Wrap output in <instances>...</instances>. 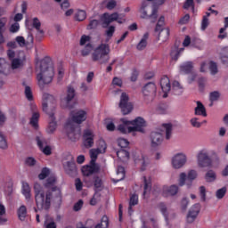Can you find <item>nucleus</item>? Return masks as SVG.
Wrapping results in <instances>:
<instances>
[{
    "mask_svg": "<svg viewBox=\"0 0 228 228\" xmlns=\"http://www.w3.org/2000/svg\"><path fill=\"white\" fill-rule=\"evenodd\" d=\"M56 183V176H50L44 187L36 183L34 184V193H35V200L37 208H35V213H38V211H48L51 208V201L53 200V197L56 195V197H61V191L57 189L54 184Z\"/></svg>",
    "mask_w": 228,
    "mask_h": 228,
    "instance_id": "f257e3e1",
    "label": "nucleus"
},
{
    "mask_svg": "<svg viewBox=\"0 0 228 228\" xmlns=\"http://www.w3.org/2000/svg\"><path fill=\"white\" fill-rule=\"evenodd\" d=\"M37 79L39 86L53 83L54 77V66L53 62L47 59L39 61L36 63Z\"/></svg>",
    "mask_w": 228,
    "mask_h": 228,
    "instance_id": "f03ea898",
    "label": "nucleus"
},
{
    "mask_svg": "<svg viewBox=\"0 0 228 228\" xmlns=\"http://www.w3.org/2000/svg\"><path fill=\"white\" fill-rule=\"evenodd\" d=\"M110 45L106 44H101L94 49L92 53L93 61H98V63H108L110 61Z\"/></svg>",
    "mask_w": 228,
    "mask_h": 228,
    "instance_id": "7ed1b4c3",
    "label": "nucleus"
},
{
    "mask_svg": "<svg viewBox=\"0 0 228 228\" xmlns=\"http://www.w3.org/2000/svg\"><path fill=\"white\" fill-rule=\"evenodd\" d=\"M43 111L48 115L50 118H53L54 111H56V99L54 96L49 94H43Z\"/></svg>",
    "mask_w": 228,
    "mask_h": 228,
    "instance_id": "20e7f679",
    "label": "nucleus"
},
{
    "mask_svg": "<svg viewBox=\"0 0 228 228\" xmlns=\"http://www.w3.org/2000/svg\"><path fill=\"white\" fill-rule=\"evenodd\" d=\"M140 15L142 19L150 20L151 22H156L158 19V8H151L146 2H143L140 9Z\"/></svg>",
    "mask_w": 228,
    "mask_h": 228,
    "instance_id": "39448f33",
    "label": "nucleus"
},
{
    "mask_svg": "<svg viewBox=\"0 0 228 228\" xmlns=\"http://www.w3.org/2000/svg\"><path fill=\"white\" fill-rule=\"evenodd\" d=\"M158 89L156 84L150 82L142 87L143 99L146 104H151L156 99Z\"/></svg>",
    "mask_w": 228,
    "mask_h": 228,
    "instance_id": "423d86ee",
    "label": "nucleus"
},
{
    "mask_svg": "<svg viewBox=\"0 0 228 228\" xmlns=\"http://www.w3.org/2000/svg\"><path fill=\"white\" fill-rule=\"evenodd\" d=\"M76 97V89L72 86H68L65 97L61 98V106L64 110H72V101Z\"/></svg>",
    "mask_w": 228,
    "mask_h": 228,
    "instance_id": "0eeeda50",
    "label": "nucleus"
},
{
    "mask_svg": "<svg viewBox=\"0 0 228 228\" xmlns=\"http://www.w3.org/2000/svg\"><path fill=\"white\" fill-rule=\"evenodd\" d=\"M102 20L103 24H106L107 26H110L111 22H118V24H124L126 22V14L121 13L118 14V12H113L111 14L105 12L102 15Z\"/></svg>",
    "mask_w": 228,
    "mask_h": 228,
    "instance_id": "6e6552de",
    "label": "nucleus"
},
{
    "mask_svg": "<svg viewBox=\"0 0 228 228\" xmlns=\"http://www.w3.org/2000/svg\"><path fill=\"white\" fill-rule=\"evenodd\" d=\"M197 163L200 168H208L211 167V158L208 150H200L197 154Z\"/></svg>",
    "mask_w": 228,
    "mask_h": 228,
    "instance_id": "1a4fd4ad",
    "label": "nucleus"
},
{
    "mask_svg": "<svg viewBox=\"0 0 228 228\" xmlns=\"http://www.w3.org/2000/svg\"><path fill=\"white\" fill-rule=\"evenodd\" d=\"M188 161V157L184 152H178L175 154L171 159V165L173 168L175 170H179V168H183L186 165Z\"/></svg>",
    "mask_w": 228,
    "mask_h": 228,
    "instance_id": "9d476101",
    "label": "nucleus"
},
{
    "mask_svg": "<svg viewBox=\"0 0 228 228\" xmlns=\"http://www.w3.org/2000/svg\"><path fill=\"white\" fill-rule=\"evenodd\" d=\"M119 108L123 115H129L133 111V104L129 102V96L126 93L121 94Z\"/></svg>",
    "mask_w": 228,
    "mask_h": 228,
    "instance_id": "9b49d317",
    "label": "nucleus"
},
{
    "mask_svg": "<svg viewBox=\"0 0 228 228\" xmlns=\"http://www.w3.org/2000/svg\"><path fill=\"white\" fill-rule=\"evenodd\" d=\"M26 62V56L24 52H20L18 57L11 61V69L12 70L19 71L22 70L24 68V63Z\"/></svg>",
    "mask_w": 228,
    "mask_h": 228,
    "instance_id": "f8f14e48",
    "label": "nucleus"
},
{
    "mask_svg": "<svg viewBox=\"0 0 228 228\" xmlns=\"http://www.w3.org/2000/svg\"><path fill=\"white\" fill-rule=\"evenodd\" d=\"M87 115L88 113L86 112V110H76L71 111L70 113L71 120H73L75 124H83V122L86 120Z\"/></svg>",
    "mask_w": 228,
    "mask_h": 228,
    "instance_id": "ddd939ff",
    "label": "nucleus"
},
{
    "mask_svg": "<svg viewBox=\"0 0 228 228\" xmlns=\"http://www.w3.org/2000/svg\"><path fill=\"white\" fill-rule=\"evenodd\" d=\"M131 122L132 126V133L137 131L138 133H145V127L147 126V123L143 118H137Z\"/></svg>",
    "mask_w": 228,
    "mask_h": 228,
    "instance_id": "4468645a",
    "label": "nucleus"
},
{
    "mask_svg": "<svg viewBox=\"0 0 228 228\" xmlns=\"http://www.w3.org/2000/svg\"><path fill=\"white\" fill-rule=\"evenodd\" d=\"M66 131L68 133V138L71 140V142H76V140H79L81 136V129L74 128L70 123L66 124Z\"/></svg>",
    "mask_w": 228,
    "mask_h": 228,
    "instance_id": "2eb2a0df",
    "label": "nucleus"
},
{
    "mask_svg": "<svg viewBox=\"0 0 228 228\" xmlns=\"http://www.w3.org/2000/svg\"><path fill=\"white\" fill-rule=\"evenodd\" d=\"M200 213V204L196 203L190 208L189 213L187 215L188 224H193V222H195V220L197 219V216H199Z\"/></svg>",
    "mask_w": 228,
    "mask_h": 228,
    "instance_id": "dca6fc26",
    "label": "nucleus"
},
{
    "mask_svg": "<svg viewBox=\"0 0 228 228\" xmlns=\"http://www.w3.org/2000/svg\"><path fill=\"white\" fill-rule=\"evenodd\" d=\"M95 138V134H94V131L90 129H86L84 131L83 134V140H84V145L87 149H90V147H94V140Z\"/></svg>",
    "mask_w": 228,
    "mask_h": 228,
    "instance_id": "f3484780",
    "label": "nucleus"
},
{
    "mask_svg": "<svg viewBox=\"0 0 228 228\" xmlns=\"http://www.w3.org/2000/svg\"><path fill=\"white\" fill-rule=\"evenodd\" d=\"M160 88L164 94V99H167V97H168V93L172 90V85L170 84V78H168V77L164 76L161 77Z\"/></svg>",
    "mask_w": 228,
    "mask_h": 228,
    "instance_id": "a211bd4d",
    "label": "nucleus"
},
{
    "mask_svg": "<svg viewBox=\"0 0 228 228\" xmlns=\"http://www.w3.org/2000/svg\"><path fill=\"white\" fill-rule=\"evenodd\" d=\"M120 122L121 123L118 126V131H119V133H122L123 134H127V133H133V126H131V121L126 118H121Z\"/></svg>",
    "mask_w": 228,
    "mask_h": 228,
    "instance_id": "6ab92c4d",
    "label": "nucleus"
},
{
    "mask_svg": "<svg viewBox=\"0 0 228 228\" xmlns=\"http://www.w3.org/2000/svg\"><path fill=\"white\" fill-rule=\"evenodd\" d=\"M21 193L25 197V200L27 204H33V199L31 198V187H29V183L23 182L21 186Z\"/></svg>",
    "mask_w": 228,
    "mask_h": 228,
    "instance_id": "aec40b11",
    "label": "nucleus"
},
{
    "mask_svg": "<svg viewBox=\"0 0 228 228\" xmlns=\"http://www.w3.org/2000/svg\"><path fill=\"white\" fill-rule=\"evenodd\" d=\"M26 24V28L27 29H29L31 31V29H33V28L35 29H37V33H40L41 35H44V30H42V22H40V20H38V18L35 17L32 19V26L29 24L28 20L25 21Z\"/></svg>",
    "mask_w": 228,
    "mask_h": 228,
    "instance_id": "412c9836",
    "label": "nucleus"
},
{
    "mask_svg": "<svg viewBox=\"0 0 228 228\" xmlns=\"http://www.w3.org/2000/svg\"><path fill=\"white\" fill-rule=\"evenodd\" d=\"M99 170H101L99 164H91L90 166H84L82 167V174L88 177L89 175H92V174H97Z\"/></svg>",
    "mask_w": 228,
    "mask_h": 228,
    "instance_id": "4be33fe9",
    "label": "nucleus"
},
{
    "mask_svg": "<svg viewBox=\"0 0 228 228\" xmlns=\"http://www.w3.org/2000/svg\"><path fill=\"white\" fill-rule=\"evenodd\" d=\"M163 143V135L158 132H152L151 134V145L153 148L159 147Z\"/></svg>",
    "mask_w": 228,
    "mask_h": 228,
    "instance_id": "5701e85b",
    "label": "nucleus"
},
{
    "mask_svg": "<svg viewBox=\"0 0 228 228\" xmlns=\"http://www.w3.org/2000/svg\"><path fill=\"white\" fill-rule=\"evenodd\" d=\"M178 191L179 186L175 184L163 187V195H165V197H174V195H177Z\"/></svg>",
    "mask_w": 228,
    "mask_h": 228,
    "instance_id": "b1692460",
    "label": "nucleus"
},
{
    "mask_svg": "<svg viewBox=\"0 0 228 228\" xmlns=\"http://www.w3.org/2000/svg\"><path fill=\"white\" fill-rule=\"evenodd\" d=\"M63 168L69 175H76V174H77V169L76 168V163H74V161L64 163Z\"/></svg>",
    "mask_w": 228,
    "mask_h": 228,
    "instance_id": "393cba45",
    "label": "nucleus"
},
{
    "mask_svg": "<svg viewBox=\"0 0 228 228\" xmlns=\"http://www.w3.org/2000/svg\"><path fill=\"white\" fill-rule=\"evenodd\" d=\"M155 32L159 33L158 40H160V42H167L168 40V37H170L169 28H160L159 31Z\"/></svg>",
    "mask_w": 228,
    "mask_h": 228,
    "instance_id": "a878e982",
    "label": "nucleus"
},
{
    "mask_svg": "<svg viewBox=\"0 0 228 228\" xmlns=\"http://www.w3.org/2000/svg\"><path fill=\"white\" fill-rule=\"evenodd\" d=\"M197 106L194 109V115L200 117H208V112L206 111V107L200 102H196Z\"/></svg>",
    "mask_w": 228,
    "mask_h": 228,
    "instance_id": "bb28decb",
    "label": "nucleus"
},
{
    "mask_svg": "<svg viewBox=\"0 0 228 228\" xmlns=\"http://www.w3.org/2000/svg\"><path fill=\"white\" fill-rule=\"evenodd\" d=\"M171 92L174 94V95H181L184 92V88L183 86H181V83L178 81H174Z\"/></svg>",
    "mask_w": 228,
    "mask_h": 228,
    "instance_id": "cd10ccee",
    "label": "nucleus"
},
{
    "mask_svg": "<svg viewBox=\"0 0 228 228\" xmlns=\"http://www.w3.org/2000/svg\"><path fill=\"white\" fill-rule=\"evenodd\" d=\"M198 174L197 171L195 170H190L187 174V182H186V186L187 188H190L193 184V181L197 178Z\"/></svg>",
    "mask_w": 228,
    "mask_h": 228,
    "instance_id": "c85d7f7f",
    "label": "nucleus"
},
{
    "mask_svg": "<svg viewBox=\"0 0 228 228\" xmlns=\"http://www.w3.org/2000/svg\"><path fill=\"white\" fill-rule=\"evenodd\" d=\"M56 127H58V125L56 124V118H54V115H53V118L49 117V124L46 131L49 134H53V133L56 131Z\"/></svg>",
    "mask_w": 228,
    "mask_h": 228,
    "instance_id": "c756f323",
    "label": "nucleus"
},
{
    "mask_svg": "<svg viewBox=\"0 0 228 228\" xmlns=\"http://www.w3.org/2000/svg\"><path fill=\"white\" fill-rule=\"evenodd\" d=\"M149 40V33L146 32L143 34L142 39L140 40V42L137 44V50L138 51H143V49H145V47H147V41Z\"/></svg>",
    "mask_w": 228,
    "mask_h": 228,
    "instance_id": "7c9ffc66",
    "label": "nucleus"
},
{
    "mask_svg": "<svg viewBox=\"0 0 228 228\" xmlns=\"http://www.w3.org/2000/svg\"><path fill=\"white\" fill-rule=\"evenodd\" d=\"M191 70H193V62L191 61L184 62L180 66V72L183 74H190Z\"/></svg>",
    "mask_w": 228,
    "mask_h": 228,
    "instance_id": "2f4dec72",
    "label": "nucleus"
},
{
    "mask_svg": "<svg viewBox=\"0 0 228 228\" xmlns=\"http://www.w3.org/2000/svg\"><path fill=\"white\" fill-rule=\"evenodd\" d=\"M139 164L141 165V170L143 172V170H147V168H149L151 160L149 159V157L142 155L139 159Z\"/></svg>",
    "mask_w": 228,
    "mask_h": 228,
    "instance_id": "473e14b6",
    "label": "nucleus"
},
{
    "mask_svg": "<svg viewBox=\"0 0 228 228\" xmlns=\"http://www.w3.org/2000/svg\"><path fill=\"white\" fill-rule=\"evenodd\" d=\"M184 51V48H179L178 46H175L171 50V59L174 60L175 61H177L179 60V56H181V53Z\"/></svg>",
    "mask_w": 228,
    "mask_h": 228,
    "instance_id": "72a5a7b5",
    "label": "nucleus"
},
{
    "mask_svg": "<svg viewBox=\"0 0 228 228\" xmlns=\"http://www.w3.org/2000/svg\"><path fill=\"white\" fill-rule=\"evenodd\" d=\"M94 186L95 191H102L104 188V183H102V179L99 176H94Z\"/></svg>",
    "mask_w": 228,
    "mask_h": 228,
    "instance_id": "f704fd0d",
    "label": "nucleus"
},
{
    "mask_svg": "<svg viewBox=\"0 0 228 228\" xmlns=\"http://www.w3.org/2000/svg\"><path fill=\"white\" fill-rule=\"evenodd\" d=\"M143 184H144V191L143 195H147L151 191V189L152 188V182L151 178H147V176L142 177Z\"/></svg>",
    "mask_w": 228,
    "mask_h": 228,
    "instance_id": "c9c22d12",
    "label": "nucleus"
},
{
    "mask_svg": "<svg viewBox=\"0 0 228 228\" xmlns=\"http://www.w3.org/2000/svg\"><path fill=\"white\" fill-rule=\"evenodd\" d=\"M44 228H56L54 219H53L49 215L45 216Z\"/></svg>",
    "mask_w": 228,
    "mask_h": 228,
    "instance_id": "e433bc0d",
    "label": "nucleus"
},
{
    "mask_svg": "<svg viewBox=\"0 0 228 228\" xmlns=\"http://www.w3.org/2000/svg\"><path fill=\"white\" fill-rule=\"evenodd\" d=\"M136 205H138V195L132 194L130 196L129 207H128L129 215H132L133 213V206H136Z\"/></svg>",
    "mask_w": 228,
    "mask_h": 228,
    "instance_id": "4c0bfd02",
    "label": "nucleus"
},
{
    "mask_svg": "<svg viewBox=\"0 0 228 228\" xmlns=\"http://www.w3.org/2000/svg\"><path fill=\"white\" fill-rule=\"evenodd\" d=\"M40 118V112H34L30 118V126L34 127V129H38V119Z\"/></svg>",
    "mask_w": 228,
    "mask_h": 228,
    "instance_id": "58836bf2",
    "label": "nucleus"
},
{
    "mask_svg": "<svg viewBox=\"0 0 228 228\" xmlns=\"http://www.w3.org/2000/svg\"><path fill=\"white\" fill-rule=\"evenodd\" d=\"M36 142L39 149H42V147H45L47 145V139H45L42 134H37Z\"/></svg>",
    "mask_w": 228,
    "mask_h": 228,
    "instance_id": "ea45409f",
    "label": "nucleus"
},
{
    "mask_svg": "<svg viewBox=\"0 0 228 228\" xmlns=\"http://www.w3.org/2000/svg\"><path fill=\"white\" fill-rule=\"evenodd\" d=\"M206 183H215L216 181V173L213 170H208L205 175Z\"/></svg>",
    "mask_w": 228,
    "mask_h": 228,
    "instance_id": "a19ab883",
    "label": "nucleus"
},
{
    "mask_svg": "<svg viewBox=\"0 0 228 228\" xmlns=\"http://www.w3.org/2000/svg\"><path fill=\"white\" fill-rule=\"evenodd\" d=\"M27 216H28V209L26 208V206L21 205L18 209V217L21 222H24V220H26Z\"/></svg>",
    "mask_w": 228,
    "mask_h": 228,
    "instance_id": "79ce46f5",
    "label": "nucleus"
},
{
    "mask_svg": "<svg viewBox=\"0 0 228 228\" xmlns=\"http://www.w3.org/2000/svg\"><path fill=\"white\" fill-rule=\"evenodd\" d=\"M117 156L120 161H127L129 159V152L126 150H119L117 151Z\"/></svg>",
    "mask_w": 228,
    "mask_h": 228,
    "instance_id": "37998d69",
    "label": "nucleus"
},
{
    "mask_svg": "<svg viewBox=\"0 0 228 228\" xmlns=\"http://www.w3.org/2000/svg\"><path fill=\"white\" fill-rule=\"evenodd\" d=\"M220 60L224 65H228V47L222 49L220 53Z\"/></svg>",
    "mask_w": 228,
    "mask_h": 228,
    "instance_id": "c03bdc74",
    "label": "nucleus"
},
{
    "mask_svg": "<svg viewBox=\"0 0 228 228\" xmlns=\"http://www.w3.org/2000/svg\"><path fill=\"white\" fill-rule=\"evenodd\" d=\"M208 69L211 76H216V74H218V64L213 61H210L208 64Z\"/></svg>",
    "mask_w": 228,
    "mask_h": 228,
    "instance_id": "a18cd8bd",
    "label": "nucleus"
},
{
    "mask_svg": "<svg viewBox=\"0 0 228 228\" xmlns=\"http://www.w3.org/2000/svg\"><path fill=\"white\" fill-rule=\"evenodd\" d=\"M162 126L166 131V140H170L172 138V124H163Z\"/></svg>",
    "mask_w": 228,
    "mask_h": 228,
    "instance_id": "49530a36",
    "label": "nucleus"
},
{
    "mask_svg": "<svg viewBox=\"0 0 228 228\" xmlns=\"http://www.w3.org/2000/svg\"><path fill=\"white\" fill-rule=\"evenodd\" d=\"M117 175H118L119 177L117 180L113 179L114 183H118V181H123L124 177H126V171L123 167H120V166L118 167Z\"/></svg>",
    "mask_w": 228,
    "mask_h": 228,
    "instance_id": "de8ad7c7",
    "label": "nucleus"
},
{
    "mask_svg": "<svg viewBox=\"0 0 228 228\" xmlns=\"http://www.w3.org/2000/svg\"><path fill=\"white\" fill-rule=\"evenodd\" d=\"M209 61H203L200 63V72L202 74L208 73V70H209Z\"/></svg>",
    "mask_w": 228,
    "mask_h": 228,
    "instance_id": "09e8293b",
    "label": "nucleus"
},
{
    "mask_svg": "<svg viewBox=\"0 0 228 228\" xmlns=\"http://www.w3.org/2000/svg\"><path fill=\"white\" fill-rule=\"evenodd\" d=\"M89 153L91 158V165H94L95 164L97 157L99 156V154H101V151H99L97 149H92L90 150Z\"/></svg>",
    "mask_w": 228,
    "mask_h": 228,
    "instance_id": "8fccbe9b",
    "label": "nucleus"
},
{
    "mask_svg": "<svg viewBox=\"0 0 228 228\" xmlns=\"http://www.w3.org/2000/svg\"><path fill=\"white\" fill-rule=\"evenodd\" d=\"M92 51H94V46L92 45V44H87L84 45V48L81 51L82 56H88V54H90Z\"/></svg>",
    "mask_w": 228,
    "mask_h": 228,
    "instance_id": "3c124183",
    "label": "nucleus"
},
{
    "mask_svg": "<svg viewBox=\"0 0 228 228\" xmlns=\"http://www.w3.org/2000/svg\"><path fill=\"white\" fill-rule=\"evenodd\" d=\"M225 193H227V187H222L216 191V197L218 200H221V199L225 197Z\"/></svg>",
    "mask_w": 228,
    "mask_h": 228,
    "instance_id": "603ef678",
    "label": "nucleus"
},
{
    "mask_svg": "<svg viewBox=\"0 0 228 228\" xmlns=\"http://www.w3.org/2000/svg\"><path fill=\"white\" fill-rule=\"evenodd\" d=\"M24 94L26 99L31 102L33 101V91L29 86H25Z\"/></svg>",
    "mask_w": 228,
    "mask_h": 228,
    "instance_id": "864d4df0",
    "label": "nucleus"
},
{
    "mask_svg": "<svg viewBox=\"0 0 228 228\" xmlns=\"http://www.w3.org/2000/svg\"><path fill=\"white\" fill-rule=\"evenodd\" d=\"M49 174H51L49 168L45 167L41 170V173L38 175V179H40V181H44V179H45V177H47Z\"/></svg>",
    "mask_w": 228,
    "mask_h": 228,
    "instance_id": "5fc2aeb1",
    "label": "nucleus"
},
{
    "mask_svg": "<svg viewBox=\"0 0 228 228\" xmlns=\"http://www.w3.org/2000/svg\"><path fill=\"white\" fill-rule=\"evenodd\" d=\"M75 19L78 21L85 20L86 19V12L83 10L78 11L75 15Z\"/></svg>",
    "mask_w": 228,
    "mask_h": 228,
    "instance_id": "6e6d98bb",
    "label": "nucleus"
},
{
    "mask_svg": "<svg viewBox=\"0 0 228 228\" xmlns=\"http://www.w3.org/2000/svg\"><path fill=\"white\" fill-rule=\"evenodd\" d=\"M158 208L162 215L167 218V216H168V208H167V205H165V203H159Z\"/></svg>",
    "mask_w": 228,
    "mask_h": 228,
    "instance_id": "4d7b16f0",
    "label": "nucleus"
},
{
    "mask_svg": "<svg viewBox=\"0 0 228 228\" xmlns=\"http://www.w3.org/2000/svg\"><path fill=\"white\" fill-rule=\"evenodd\" d=\"M118 145L121 147V149H126V147H129V141L124 138H118Z\"/></svg>",
    "mask_w": 228,
    "mask_h": 228,
    "instance_id": "13d9d810",
    "label": "nucleus"
},
{
    "mask_svg": "<svg viewBox=\"0 0 228 228\" xmlns=\"http://www.w3.org/2000/svg\"><path fill=\"white\" fill-rule=\"evenodd\" d=\"M8 142H6V137L0 132V149H6Z\"/></svg>",
    "mask_w": 228,
    "mask_h": 228,
    "instance_id": "bf43d9fd",
    "label": "nucleus"
},
{
    "mask_svg": "<svg viewBox=\"0 0 228 228\" xmlns=\"http://www.w3.org/2000/svg\"><path fill=\"white\" fill-rule=\"evenodd\" d=\"M100 225V228H108V225H110V221L106 216H103L102 217L101 224H98Z\"/></svg>",
    "mask_w": 228,
    "mask_h": 228,
    "instance_id": "052dcab7",
    "label": "nucleus"
},
{
    "mask_svg": "<svg viewBox=\"0 0 228 228\" xmlns=\"http://www.w3.org/2000/svg\"><path fill=\"white\" fill-rule=\"evenodd\" d=\"M25 165L27 167H35L37 165V159L33 157H28L25 159Z\"/></svg>",
    "mask_w": 228,
    "mask_h": 228,
    "instance_id": "680f3d73",
    "label": "nucleus"
},
{
    "mask_svg": "<svg viewBox=\"0 0 228 228\" xmlns=\"http://www.w3.org/2000/svg\"><path fill=\"white\" fill-rule=\"evenodd\" d=\"M87 44H91L90 37L86 35L82 36L80 38V45L83 47L85 45H87Z\"/></svg>",
    "mask_w": 228,
    "mask_h": 228,
    "instance_id": "e2e57ef3",
    "label": "nucleus"
},
{
    "mask_svg": "<svg viewBox=\"0 0 228 228\" xmlns=\"http://www.w3.org/2000/svg\"><path fill=\"white\" fill-rule=\"evenodd\" d=\"M106 149H107L106 142H104V141H100V142H99V147L97 148V150L99 151V152H100L101 154H104V152H106Z\"/></svg>",
    "mask_w": 228,
    "mask_h": 228,
    "instance_id": "0e129e2a",
    "label": "nucleus"
},
{
    "mask_svg": "<svg viewBox=\"0 0 228 228\" xmlns=\"http://www.w3.org/2000/svg\"><path fill=\"white\" fill-rule=\"evenodd\" d=\"M186 179H188L186 173H181L179 178V186H184V184H186Z\"/></svg>",
    "mask_w": 228,
    "mask_h": 228,
    "instance_id": "69168bd1",
    "label": "nucleus"
},
{
    "mask_svg": "<svg viewBox=\"0 0 228 228\" xmlns=\"http://www.w3.org/2000/svg\"><path fill=\"white\" fill-rule=\"evenodd\" d=\"M117 8V1L115 0H110L106 4L107 10H115Z\"/></svg>",
    "mask_w": 228,
    "mask_h": 228,
    "instance_id": "338daca9",
    "label": "nucleus"
},
{
    "mask_svg": "<svg viewBox=\"0 0 228 228\" xmlns=\"http://www.w3.org/2000/svg\"><path fill=\"white\" fill-rule=\"evenodd\" d=\"M200 197L203 202H206V187L205 186L200 187Z\"/></svg>",
    "mask_w": 228,
    "mask_h": 228,
    "instance_id": "774afa93",
    "label": "nucleus"
}]
</instances>
